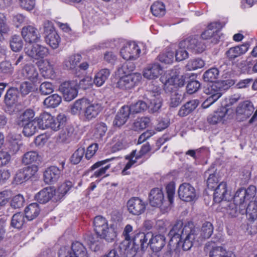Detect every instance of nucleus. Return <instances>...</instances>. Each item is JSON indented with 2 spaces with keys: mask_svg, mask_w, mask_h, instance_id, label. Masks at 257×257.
<instances>
[{
  "mask_svg": "<svg viewBox=\"0 0 257 257\" xmlns=\"http://www.w3.org/2000/svg\"><path fill=\"white\" fill-rule=\"evenodd\" d=\"M170 238V245L176 244L178 248L181 245L184 251L191 249L197 234L193 222L184 224L181 220H177L168 233Z\"/></svg>",
  "mask_w": 257,
  "mask_h": 257,
  "instance_id": "nucleus-1",
  "label": "nucleus"
},
{
  "mask_svg": "<svg viewBox=\"0 0 257 257\" xmlns=\"http://www.w3.org/2000/svg\"><path fill=\"white\" fill-rule=\"evenodd\" d=\"M217 178L213 174H210V190H213V201L220 203L223 201L227 202L232 199L230 192L227 190V184L222 182L217 184Z\"/></svg>",
  "mask_w": 257,
  "mask_h": 257,
  "instance_id": "nucleus-2",
  "label": "nucleus"
},
{
  "mask_svg": "<svg viewBox=\"0 0 257 257\" xmlns=\"http://www.w3.org/2000/svg\"><path fill=\"white\" fill-rule=\"evenodd\" d=\"M161 89L155 87L153 89H150L145 94L144 98L147 104V109L150 113L157 112L161 108L162 104V98L161 96Z\"/></svg>",
  "mask_w": 257,
  "mask_h": 257,
  "instance_id": "nucleus-3",
  "label": "nucleus"
},
{
  "mask_svg": "<svg viewBox=\"0 0 257 257\" xmlns=\"http://www.w3.org/2000/svg\"><path fill=\"white\" fill-rule=\"evenodd\" d=\"M210 106L216 101L223 93L234 84L233 80L227 79L224 81H210Z\"/></svg>",
  "mask_w": 257,
  "mask_h": 257,
  "instance_id": "nucleus-4",
  "label": "nucleus"
},
{
  "mask_svg": "<svg viewBox=\"0 0 257 257\" xmlns=\"http://www.w3.org/2000/svg\"><path fill=\"white\" fill-rule=\"evenodd\" d=\"M151 237V232L145 233L139 232L136 233L132 240L130 247L126 250L133 251L135 254L139 250L145 251L149 244V238Z\"/></svg>",
  "mask_w": 257,
  "mask_h": 257,
  "instance_id": "nucleus-5",
  "label": "nucleus"
},
{
  "mask_svg": "<svg viewBox=\"0 0 257 257\" xmlns=\"http://www.w3.org/2000/svg\"><path fill=\"white\" fill-rule=\"evenodd\" d=\"M141 79L142 75L139 73L125 75L119 78L115 87L122 90L131 89L138 85Z\"/></svg>",
  "mask_w": 257,
  "mask_h": 257,
  "instance_id": "nucleus-6",
  "label": "nucleus"
},
{
  "mask_svg": "<svg viewBox=\"0 0 257 257\" xmlns=\"http://www.w3.org/2000/svg\"><path fill=\"white\" fill-rule=\"evenodd\" d=\"M180 47H186V49L195 54L203 52L206 48L205 44L199 40L197 36L189 37L181 41L179 44Z\"/></svg>",
  "mask_w": 257,
  "mask_h": 257,
  "instance_id": "nucleus-7",
  "label": "nucleus"
},
{
  "mask_svg": "<svg viewBox=\"0 0 257 257\" xmlns=\"http://www.w3.org/2000/svg\"><path fill=\"white\" fill-rule=\"evenodd\" d=\"M77 82L74 81H65L60 85L59 90L63 94L64 100L70 101L77 96Z\"/></svg>",
  "mask_w": 257,
  "mask_h": 257,
  "instance_id": "nucleus-8",
  "label": "nucleus"
},
{
  "mask_svg": "<svg viewBox=\"0 0 257 257\" xmlns=\"http://www.w3.org/2000/svg\"><path fill=\"white\" fill-rule=\"evenodd\" d=\"M38 170V166L35 164L23 167L17 171L14 180L17 184H21L34 176Z\"/></svg>",
  "mask_w": 257,
  "mask_h": 257,
  "instance_id": "nucleus-9",
  "label": "nucleus"
},
{
  "mask_svg": "<svg viewBox=\"0 0 257 257\" xmlns=\"http://www.w3.org/2000/svg\"><path fill=\"white\" fill-rule=\"evenodd\" d=\"M127 207L131 214L139 215L145 212L146 204L139 197H132L128 200Z\"/></svg>",
  "mask_w": 257,
  "mask_h": 257,
  "instance_id": "nucleus-10",
  "label": "nucleus"
},
{
  "mask_svg": "<svg viewBox=\"0 0 257 257\" xmlns=\"http://www.w3.org/2000/svg\"><path fill=\"white\" fill-rule=\"evenodd\" d=\"M178 194L179 198L185 202L191 201L196 198L194 188L187 183L180 185L178 190Z\"/></svg>",
  "mask_w": 257,
  "mask_h": 257,
  "instance_id": "nucleus-11",
  "label": "nucleus"
},
{
  "mask_svg": "<svg viewBox=\"0 0 257 257\" xmlns=\"http://www.w3.org/2000/svg\"><path fill=\"white\" fill-rule=\"evenodd\" d=\"M23 38L26 43L32 44L40 40V35L38 30L32 26L24 27L21 31Z\"/></svg>",
  "mask_w": 257,
  "mask_h": 257,
  "instance_id": "nucleus-12",
  "label": "nucleus"
},
{
  "mask_svg": "<svg viewBox=\"0 0 257 257\" xmlns=\"http://www.w3.org/2000/svg\"><path fill=\"white\" fill-rule=\"evenodd\" d=\"M19 89L16 87H10L4 95L3 102L8 108H11L18 101Z\"/></svg>",
  "mask_w": 257,
  "mask_h": 257,
  "instance_id": "nucleus-13",
  "label": "nucleus"
},
{
  "mask_svg": "<svg viewBox=\"0 0 257 257\" xmlns=\"http://www.w3.org/2000/svg\"><path fill=\"white\" fill-rule=\"evenodd\" d=\"M165 90L166 93H170V106L176 107L181 103L184 97L177 87H174L171 84H169L166 85Z\"/></svg>",
  "mask_w": 257,
  "mask_h": 257,
  "instance_id": "nucleus-14",
  "label": "nucleus"
},
{
  "mask_svg": "<svg viewBox=\"0 0 257 257\" xmlns=\"http://www.w3.org/2000/svg\"><path fill=\"white\" fill-rule=\"evenodd\" d=\"M166 243V237L161 234L153 235L151 232V237L149 238V244L151 249L154 253L159 252Z\"/></svg>",
  "mask_w": 257,
  "mask_h": 257,
  "instance_id": "nucleus-15",
  "label": "nucleus"
},
{
  "mask_svg": "<svg viewBox=\"0 0 257 257\" xmlns=\"http://www.w3.org/2000/svg\"><path fill=\"white\" fill-rule=\"evenodd\" d=\"M140 53V50L135 43L123 47L120 51L121 57L127 61L136 59Z\"/></svg>",
  "mask_w": 257,
  "mask_h": 257,
  "instance_id": "nucleus-16",
  "label": "nucleus"
},
{
  "mask_svg": "<svg viewBox=\"0 0 257 257\" xmlns=\"http://www.w3.org/2000/svg\"><path fill=\"white\" fill-rule=\"evenodd\" d=\"M26 53L29 57L38 60L46 57L49 54V50L42 45L36 44L33 45L31 49L28 50Z\"/></svg>",
  "mask_w": 257,
  "mask_h": 257,
  "instance_id": "nucleus-17",
  "label": "nucleus"
},
{
  "mask_svg": "<svg viewBox=\"0 0 257 257\" xmlns=\"http://www.w3.org/2000/svg\"><path fill=\"white\" fill-rule=\"evenodd\" d=\"M149 200L152 206L160 207L164 201L162 191L158 188L152 189L149 195Z\"/></svg>",
  "mask_w": 257,
  "mask_h": 257,
  "instance_id": "nucleus-18",
  "label": "nucleus"
},
{
  "mask_svg": "<svg viewBox=\"0 0 257 257\" xmlns=\"http://www.w3.org/2000/svg\"><path fill=\"white\" fill-rule=\"evenodd\" d=\"M249 48V44L245 43L229 48L225 53V56L229 60H233L235 58L245 53Z\"/></svg>",
  "mask_w": 257,
  "mask_h": 257,
  "instance_id": "nucleus-19",
  "label": "nucleus"
},
{
  "mask_svg": "<svg viewBox=\"0 0 257 257\" xmlns=\"http://www.w3.org/2000/svg\"><path fill=\"white\" fill-rule=\"evenodd\" d=\"M131 112L128 108V105H124L121 107L117 113L113 120L114 126L120 127L123 125L128 119Z\"/></svg>",
  "mask_w": 257,
  "mask_h": 257,
  "instance_id": "nucleus-20",
  "label": "nucleus"
},
{
  "mask_svg": "<svg viewBox=\"0 0 257 257\" xmlns=\"http://www.w3.org/2000/svg\"><path fill=\"white\" fill-rule=\"evenodd\" d=\"M254 107L252 103L249 101H243L238 105L236 108V113L238 115L242 116V120L248 118L253 112Z\"/></svg>",
  "mask_w": 257,
  "mask_h": 257,
  "instance_id": "nucleus-21",
  "label": "nucleus"
},
{
  "mask_svg": "<svg viewBox=\"0 0 257 257\" xmlns=\"http://www.w3.org/2000/svg\"><path fill=\"white\" fill-rule=\"evenodd\" d=\"M223 27V25L219 22H215L210 23V44L217 45L220 40L221 33L220 30Z\"/></svg>",
  "mask_w": 257,
  "mask_h": 257,
  "instance_id": "nucleus-22",
  "label": "nucleus"
},
{
  "mask_svg": "<svg viewBox=\"0 0 257 257\" xmlns=\"http://www.w3.org/2000/svg\"><path fill=\"white\" fill-rule=\"evenodd\" d=\"M23 76L33 83L39 82V73L37 68L33 65L26 64L22 70Z\"/></svg>",
  "mask_w": 257,
  "mask_h": 257,
  "instance_id": "nucleus-23",
  "label": "nucleus"
},
{
  "mask_svg": "<svg viewBox=\"0 0 257 257\" xmlns=\"http://www.w3.org/2000/svg\"><path fill=\"white\" fill-rule=\"evenodd\" d=\"M101 110V105L99 103H90L88 102L85 109L83 111L84 119L90 121L95 118Z\"/></svg>",
  "mask_w": 257,
  "mask_h": 257,
  "instance_id": "nucleus-24",
  "label": "nucleus"
},
{
  "mask_svg": "<svg viewBox=\"0 0 257 257\" xmlns=\"http://www.w3.org/2000/svg\"><path fill=\"white\" fill-rule=\"evenodd\" d=\"M61 170L52 166L48 168L44 172V180L47 184L56 182L60 176Z\"/></svg>",
  "mask_w": 257,
  "mask_h": 257,
  "instance_id": "nucleus-25",
  "label": "nucleus"
},
{
  "mask_svg": "<svg viewBox=\"0 0 257 257\" xmlns=\"http://www.w3.org/2000/svg\"><path fill=\"white\" fill-rule=\"evenodd\" d=\"M162 68L159 64L154 63L145 69L143 76L148 79H155L162 74Z\"/></svg>",
  "mask_w": 257,
  "mask_h": 257,
  "instance_id": "nucleus-26",
  "label": "nucleus"
},
{
  "mask_svg": "<svg viewBox=\"0 0 257 257\" xmlns=\"http://www.w3.org/2000/svg\"><path fill=\"white\" fill-rule=\"evenodd\" d=\"M97 235L101 238L104 239L108 242L114 241L117 235L115 225L113 223L109 227L107 225V228H104Z\"/></svg>",
  "mask_w": 257,
  "mask_h": 257,
  "instance_id": "nucleus-27",
  "label": "nucleus"
},
{
  "mask_svg": "<svg viewBox=\"0 0 257 257\" xmlns=\"http://www.w3.org/2000/svg\"><path fill=\"white\" fill-rule=\"evenodd\" d=\"M241 214H246L248 220L254 221L257 218V203L251 201L247 206H243L240 211Z\"/></svg>",
  "mask_w": 257,
  "mask_h": 257,
  "instance_id": "nucleus-28",
  "label": "nucleus"
},
{
  "mask_svg": "<svg viewBox=\"0 0 257 257\" xmlns=\"http://www.w3.org/2000/svg\"><path fill=\"white\" fill-rule=\"evenodd\" d=\"M56 193V192L51 188H46L38 193L35 197V200L39 203L45 204L48 202Z\"/></svg>",
  "mask_w": 257,
  "mask_h": 257,
  "instance_id": "nucleus-29",
  "label": "nucleus"
},
{
  "mask_svg": "<svg viewBox=\"0 0 257 257\" xmlns=\"http://www.w3.org/2000/svg\"><path fill=\"white\" fill-rule=\"evenodd\" d=\"M199 104L197 99L190 100L181 106L178 111V115L181 117L186 116L193 111Z\"/></svg>",
  "mask_w": 257,
  "mask_h": 257,
  "instance_id": "nucleus-30",
  "label": "nucleus"
},
{
  "mask_svg": "<svg viewBox=\"0 0 257 257\" xmlns=\"http://www.w3.org/2000/svg\"><path fill=\"white\" fill-rule=\"evenodd\" d=\"M110 161V159H106L104 160L97 162L93 164L90 168V170H94L96 169L99 168L98 170L94 172L93 176L95 177H99L104 175L106 171L110 168V165L108 164L103 166Z\"/></svg>",
  "mask_w": 257,
  "mask_h": 257,
  "instance_id": "nucleus-31",
  "label": "nucleus"
},
{
  "mask_svg": "<svg viewBox=\"0 0 257 257\" xmlns=\"http://www.w3.org/2000/svg\"><path fill=\"white\" fill-rule=\"evenodd\" d=\"M66 123L67 117L66 115L60 113L55 118L52 117L49 128L54 131H57L64 127Z\"/></svg>",
  "mask_w": 257,
  "mask_h": 257,
  "instance_id": "nucleus-32",
  "label": "nucleus"
},
{
  "mask_svg": "<svg viewBox=\"0 0 257 257\" xmlns=\"http://www.w3.org/2000/svg\"><path fill=\"white\" fill-rule=\"evenodd\" d=\"M61 129L59 135L60 141L63 143L69 142L74 135L75 131L74 126L72 124L66 123L64 127Z\"/></svg>",
  "mask_w": 257,
  "mask_h": 257,
  "instance_id": "nucleus-33",
  "label": "nucleus"
},
{
  "mask_svg": "<svg viewBox=\"0 0 257 257\" xmlns=\"http://www.w3.org/2000/svg\"><path fill=\"white\" fill-rule=\"evenodd\" d=\"M53 116L50 113L44 112L35 118L38 125L41 130H45L50 128L51 121Z\"/></svg>",
  "mask_w": 257,
  "mask_h": 257,
  "instance_id": "nucleus-34",
  "label": "nucleus"
},
{
  "mask_svg": "<svg viewBox=\"0 0 257 257\" xmlns=\"http://www.w3.org/2000/svg\"><path fill=\"white\" fill-rule=\"evenodd\" d=\"M35 111L33 109L28 108L26 109L17 118L16 124L19 126L24 125L34 120Z\"/></svg>",
  "mask_w": 257,
  "mask_h": 257,
  "instance_id": "nucleus-35",
  "label": "nucleus"
},
{
  "mask_svg": "<svg viewBox=\"0 0 257 257\" xmlns=\"http://www.w3.org/2000/svg\"><path fill=\"white\" fill-rule=\"evenodd\" d=\"M23 128L22 133L26 137H31L34 135L40 129L35 118L31 122L24 123L19 126Z\"/></svg>",
  "mask_w": 257,
  "mask_h": 257,
  "instance_id": "nucleus-36",
  "label": "nucleus"
},
{
  "mask_svg": "<svg viewBox=\"0 0 257 257\" xmlns=\"http://www.w3.org/2000/svg\"><path fill=\"white\" fill-rule=\"evenodd\" d=\"M233 202L238 205L239 211L241 208H243V206H246V201L248 200L244 191V188H240L236 191L233 197Z\"/></svg>",
  "mask_w": 257,
  "mask_h": 257,
  "instance_id": "nucleus-37",
  "label": "nucleus"
},
{
  "mask_svg": "<svg viewBox=\"0 0 257 257\" xmlns=\"http://www.w3.org/2000/svg\"><path fill=\"white\" fill-rule=\"evenodd\" d=\"M150 118L148 117H138L135 120L132 125V128L135 131H143L149 126Z\"/></svg>",
  "mask_w": 257,
  "mask_h": 257,
  "instance_id": "nucleus-38",
  "label": "nucleus"
},
{
  "mask_svg": "<svg viewBox=\"0 0 257 257\" xmlns=\"http://www.w3.org/2000/svg\"><path fill=\"white\" fill-rule=\"evenodd\" d=\"M9 44L11 49L15 52H19L23 47V42L20 35L14 34L10 38Z\"/></svg>",
  "mask_w": 257,
  "mask_h": 257,
  "instance_id": "nucleus-39",
  "label": "nucleus"
},
{
  "mask_svg": "<svg viewBox=\"0 0 257 257\" xmlns=\"http://www.w3.org/2000/svg\"><path fill=\"white\" fill-rule=\"evenodd\" d=\"M132 230L133 228L131 225L127 224L125 227L123 232V234L125 237V240L121 243L119 247L115 249L118 251H120V253H122L121 252V250L122 248H123L124 250H126L127 248L130 247L132 241H131V236L129 234V233L132 232Z\"/></svg>",
  "mask_w": 257,
  "mask_h": 257,
  "instance_id": "nucleus-40",
  "label": "nucleus"
},
{
  "mask_svg": "<svg viewBox=\"0 0 257 257\" xmlns=\"http://www.w3.org/2000/svg\"><path fill=\"white\" fill-rule=\"evenodd\" d=\"M40 209L37 203H33L28 205L25 209V217L28 220H32L39 214Z\"/></svg>",
  "mask_w": 257,
  "mask_h": 257,
  "instance_id": "nucleus-41",
  "label": "nucleus"
},
{
  "mask_svg": "<svg viewBox=\"0 0 257 257\" xmlns=\"http://www.w3.org/2000/svg\"><path fill=\"white\" fill-rule=\"evenodd\" d=\"M109 75V69H102L95 74L93 82L97 86H101L108 79Z\"/></svg>",
  "mask_w": 257,
  "mask_h": 257,
  "instance_id": "nucleus-42",
  "label": "nucleus"
},
{
  "mask_svg": "<svg viewBox=\"0 0 257 257\" xmlns=\"http://www.w3.org/2000/svg\"><path fill=\"white\" fill-rule=\"evenodd\" d=\"M71 247L75 257H89L86 247L80 242L72 243Z\"/></svg>",
  "mask_w": 257,
  "mask_h": 257,
  "instance_id": "nucleus-43",
  "label": "nucleus"
},
{
  "mask_svg": "<svg viewBox=\"0 0 257 257\" xmlns=\"http://www.w3.org/2000/svg\"><path fill=\"white\" fill-rule=\"evenodd\" d=\"M62 98L57 94H54L46 98L43 104L48 108H55L61 102Z\"/></svg>",
  "mask_w": 257,
  "mask_h": 257,
  "instance_id": "nucleus-44",
  "label": "nucleus"
},
{
  "mask_svg": "<svg viewBox=\"0 0 257 257\" xmlns=\"http://www.w3.org/2000/svg\"><path fill=\"white\" fill-rule=\"evenodd\" d=\"M81 56L79 54L73 55L68 57L63 62L65 69L71 70L74 69L80 62Z\"/></svg>",
  "mask_w": 257,
  "mask_h": 257,
  "instance_id": "nucleus-45",
  "label": "nucleus"
},
{
  "mask_svg": "<svg viewBox=\"0 0 257 257\" xmlns=\"http://www.w3.org/2000/svg\"><path fill=\"white\" fill-rule=\"evenodd\" d=\"M128 108L132 114L141 113L147 110V104L146 100H138L128 106Z\"/></svg>",
  "mask_w": 257,
  "mask_h": 257,
  "instance_id": "nucleus-46",
  "label": "nucleus"
},
{
  "mask_svg": "<svg viewBox=\"0 0 257 257\" xmlns=\"http://www.w3.org/2000/svg\"><path fill=\"white\" fill-rule=\"evenodd\" d=\"M210 257H234V255L230 252H227L221 246H212L210 251Z\"/></svg>",
  "mask_w": 257,
  "mask_h": 257,
  "instance_id": "nucleus-47",
  "label": "nucleus"
},
{
  "mask_svg": "<svg viewBox=\"0 0 257 257\" xmlns=\"http://www.w3.org/2000/svg\"><path fill=\"white\" fill-rule=\"evenodd\" d=\"M14 72V67L11 62L5 60L0 63V73L7 76H11Z\"/></svg>",
  "mask_w": 257,
  "mask_h": 257,
  "instance_id": "nucleus-48",
  "label": "nucleus"
},
{
  "mask_svg": "<svg viewBox=\"0 0 257 257\" xmlns=\"http://www.w3.org/2000/svg\"><path fill=\"white\" fill-rule=\"evenodd\" d=\"M45 41L53 49L57 48L60 41V38L56 31H53L45 36Z\"/></svg>",
  "mask_w": 257,
  "mask_h": 257,
  "instance_id": "nucleus-49",
  "label": "nucleus"
},
{
  "mask_svg": "<svg viewBox=\"0 0 257 257\" xmlns=\"http://www.w3.org/2000/svg\"><path fill=\"white\" fill-rule=\"evenodd\" d=\"M89 100L83 98L76 100L71 107V112L73 114L79 113L81 110H85Z\"/></svg>",
  "mask_w": 257,
  "mask_h": 257,
  "instance_id": "nucleus-50",
  "label": "nucleus"
},
{
  "mask_svg": "<svg viewBox=\"0 0 257 257\" xmlns=\"http://www.w3.org/2000/svg\"><path fill=\"white\" fill-rule=\"evenodd\" d=\"M107 220L101 216H97L94 219V229L96 234L101 231L104 228H107Z\"/></svg>",
  "mask_w": 257,
  "mask_h": 257,
  "instance_id": "nucleus-51",
  "label": "nucleus"
},
{
  "mask_svg": "<svg viewBox=\"0 0 257 257\" xmlns=\"http://www.w3.org/2000/svg\"><path fill=\"white\" fill-rule=\"evenodd\" d=\"M25 222L23 213L19 212L15 214L11 220V225L13 227L21 229Z\"/></svg>",
  "mask_w": 257,
  "mask_h": 257,
  "instance_id": "nucleus-52",
  "label": "nucleus"
},
{
  "mask_svg": "<svg viewBox=\"0 0 257 257\" xmlns=\"http://www.w3.org/2000/svg\"><path fill=\"white\" fill-rule=\"evenodd\" d=\"M107 131L106 123L98 122L95 124L94 135L96 139H102Z\"/></svg>",
  "mask_w": 257,
  "mask_h": 257,
  "instance_id": "nucleus-53",
  "label": "nucleus"
},
{
  "mask_svg": "<svg viewBox=\"0 0 257 257\" xmlns=\"http://www.w3.org/2000/svg\"><path fill=\"white\" fill-rule=\"evenodd\" d=\"M40 161V157L36 152L31 151L26 153L23 157L22 162L25 164L36 163Z\"/></svg>",
  "mask_w": 257,
  "mask_h": 257,
  "instance_id": "nucleus-54",
  "label": "nucleus"
},
{
  "mask_svg": "<svg viewBox=\"0 0 257 257\" xmlns=\"http://www.w3.org/2000/svg\"><path fill=\"white\" fill-rule=\"evenodd\" d=\"M151 10L153 15L156 17H162L165 13V6L161 2L154 3L151 7Z\"/></svg>",
  "mask_w": 257,
  "mask_h": 257,
  "instance_id": "nucleus-55",
  "label": "nucleus"
},
{
  "mask_svg": "<svg viewBox=\"0 0 257 257\" xmlns=\"http://www.w3.org/2000/svg\"><path fill=\"white\" fill-rule=\"evenodd\" d=\"M180 251V248H178L176 244L170 245L169 241L167 245V248L164 252L163 257H179Z\"/></svg>",
  "mask_w": 257,
  "mask_h": 257,
  "instance_id": "nucleus-56",
  "label": "nucleus"
},
{
  "mask_svg": "<svg viewBox=\"0 0 257 257\" xmlns=\"http://www.w3.org/2000/svg\"><path fill=\"white\" fill-rule=\"evenodd\" d=\"M135 67L136 66L133 62L127 61L118 69V71L120 74H124L125 75L131 74L130 73L134 70Z\"/></svg>",
  "mask_w": 257,
  "mask_h": 257,
  "instance_id": "nucleus-57",
  "label": "nucleus"
},
{
  "mask_svg": "<svg viewBox=\"0 0 257 257\" xmlns=\"http://www.w3.org/2000/svg\"><path fill=\"white\" fill-rule=\"evenodd\" d=\"M85 153V149L83 148H79L72 154L70 157V162L74 165L78 164L82 160Z\"/></svg>",
  "mask_w": 257,
  "mask_h": 257,
  "instance_id": "nucleus-58",
  "label": "nucleus"
},
{
  "mask_svg": "<svg viewBox=\"0 0 257 257\" xmlns=\"http://www.w3.org/2000/svg\"><path fill=\"white\" fill-rule=\"evenodd\" d=\"M226 212L231 217H235L240 213L238 205L234 202L228 203L227 205Z\"/></svg>",
  "mask_w": 257,
  "mask_h": 257,
  "instance_id": "nucleus-59",
  "label": "nucleus"
},
{
  "mask_svg": "<svg viewBox=\"0 0 257 257\" xmlns=\"http://www.w3.org/2000/svg\"><path fill=\"white\" fill-rule=\"evenodd\" d=\"M93 82L91 77L86 76L77 83V89L86 90L89 88L92 85Z\"/></svg>",
  "mask_w": 257,
  "mask_h": 257,
  "instance_id": "nucleus-60",
  "label": "nucleus"
},
{
  "mask_svg": "<svg viewBox=\"0 0 257 257\" xmlns=\"http://www.w3.org/2000/svg\"><path fill=\"white\" fill-rule=\"evenodd\" d=\"M72 183L67 181L59 186L56 193L60 197H63L72 187Z\"/></svg>",
  "mask_w": 257,
  "mask_h": 257,
  "instance_id": "nucleus-61",
  "label": "nucleus"
},
{
  "mask_svg": "<svg viewBox=\"0 0 257 257\" xmlns=\"http://www.w3.org/2000/svg\"><path fill=\"white\" fill-rule=\"evenodd\" d=\"M188 84L186 86L187 92L190 94L196 92L200 86V83L196 81L191 79L187 81Z\"/></svg>",
  "mask_w": 257,
  "mask_h": 257,
  "instance_id": "nucleus-62",
  "label": "nucleus"
},
{
  "mask_svg": "<svg viewBox=\"0 0 257 257\" xmlns=\"http://www.w3.org/2000/svg\"><path fill=\"white\" fill-rule=\"evenodd\" d=\"M204 65V61L199 58H197L190 60L186 65V68L189 70H195L202 68Z\"/></svg>",
  "mask_w": 257,
  "mask_h": 257,
  "instance_id": "nucleus-63",
  "label": "nucleus"
},
{
  "mask_svg": "<svg viewBox=\"0 0 257 257\" xmlns=\"http://www.w3.org/2000/svg\"><path fill=\"white\" fill-rule=\"evenodd\" d=\"M158 60L165 64H170L173 61L174 53L172 51H168L160 54L158 57Z\"/></svg>",
  "mask_w": 257,
  "mask_h": 257,
  "instance_id": "nucleus-64",
  "label": "nucleus"
}]
</instances>
